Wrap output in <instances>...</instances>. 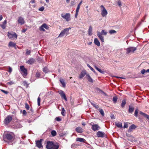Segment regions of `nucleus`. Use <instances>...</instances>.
I'll return each mask as SVG.
<instances>
[{"instance_id": "obj_1", "label": "nucleus", "mask_w": 149, "mask_h": 149, "mask_svg": "<svg viewBox=\"0 0 149 149\" xmlns=\"http://www.w3.org/2000/svg\"><path fill=\"white\" fill-rule=\"evenodd\" d=\"M59 146L54 144L52 141H48L47 142L46 148L47 149H58Z\"/></svg>"}, {"instance_id": "obj_2", "label": "nucleus", "mask_w": 149, "mask_h": 149, "mask_svg": "<svg viewBox=\"0 0 149 149\" xmlns=\"http://www.w3.org/2000/svg\"><path fill=\"white\" fill-rule=\"evenodd\" d=\"M14 135L12 133H8L4 135L3 137V139L5 141L6 140L10 141H13L14 139Z\"/></svg>"}, {"instance_id": "obj_3", "label": "nucleus", "mask_w": 149, "mask_h": 149, "mask_svg": "<svg viewBox=\"0 0 149 149\" xmlns=\"http://www.w3.org/2000/svg\"><path fill=\"white\" fill-rule=\"evenodd\" d=\"M107 33V32L104 30H102L101 32H97V36L98 37L100 40L101 41L103 42L104 41V38L102 35L106 36Z\"/></svg>"}, {"instance_id": "obj_4", "label": "nucleus", "mask_w": 149, "mask_h": 149, "mask_svg": "<svg viewBox=\"0 0 149 149\" xmlns=\"http://www.w3.org/2000/svg\"><path fill=\"white\" fill-rule=\"evenodd\" d=\"M12 116L9 115L7 116L4 120L3 122L5 125H8L12 120Z\"/></svg>"}, {"instance_id": "obj_5", "label": "nucleus", "mask_w": 149, "mask_h": 149, "mask_svg": "<svg viewBox=\"0 0 149 149\" xmlns=\"http://www.w3.org/2000/svg\"><path fill=\"white\" fill-rule=\"evenodd\" d=\"M126 54H128L130 53H132L134 52V51L137 50L136 47H129L126 49Z\"/></svg>"}, {"instance_id": "obj_6", "label": "nucleus", "mask_w": 149, "mask_h": 149, "mask_svg": "<svg viewBox=\"0 0 149 149\" xmlns=\"http://www.w3.org/2000/svg\"><path fill=\"white\" fill-rule=\"evenodd\" d=\"M20 68L23 77H25L27 74L26 69L24 67V66H21Z\"/></svg>"}, {"instance_id": "obj_7", "label": "nucleus", "mask_w": 149, "mask_h": 149, "mask_svg": "<svg viewBox=\"0 0 149 149\" xmlns=\"http://www.w3.org/2000/svg\"><path fill=\"white\" fill-rule=\"evenodd\" d=\"M61 16L67 22L69 21L70 20V14L69 13H66L65 15L62 14L61 15Z\"/></svg>"}, {"instance_id": "obj_8", "label": "nucleus", "mask_w": 149, "mask_h": 149, "mask_svg": "<svg viewBox=\"0 0 149 149\" xmlns=\"http://www.w3.org/2000/svg\"><path fill=\"white\" fill-rule=\"evenodd\" d=\"M90 124L92 126V129L94 131L98 130L100 128L97 124H94L93 122L91 123Z\"/></svg>"}, {"instance_id": "obj_9", "label": "nucleus", "mask_w": 149, "mask_h": 149, "mask_svg": "<svg viewBox=\"0 0 149 149\" xmlns=\"http://www.w3.org/2000/svg\"><path fill=\"white\" fill-rule=\"evenodd\" d=\"M8 36L10 38H15L17 39V35L15 32L10 33L9 32H8Z\"/></svg>"}, {"instance_id": "obj_10", "label": "nucleus", "mask_w": 149, "mask_h": 149, "mask_svg": "<svg viewBox=\"0 0 149 149\" xmlns=\"http://www.w3.org/2000/svg\"><path fill=\"white\" fill-rule=\"evenodd\" d=\"M100 7L101 8H103L102 10H101V14L102 17H105L107 15V12L105 8L103 5L101 6Z\"/></svg>"}, {"instance_id": "obj_11", "label": "nucleus", "mask_w": 149, "mask_h": 149, "mask_svg": "<svg viewBox=\"0 0 149 149\" xmlns=\"http://www.w3.org/2000/svg\"><path fill=\"white\" fill-rule=\"evenodd\" d=\"M43 140L42 139H40L39 140L36 141V146L39 148H40L42 147V142Z\"/></svg>"}, {"instance_id": "obj_12", "label": "nucleus", "mask_w": 149, "mask_h": 149, "mask_svg": "<svg viewBox=\"0 0 149 149\" xmlns=\"http://www.w3.org/2000/svg\"><path fill=\"white\" fill-rule=\"evenodd\" d=\"M59 94L60 95L62 99H64L66 101H67V99L65 95V94L64 93V92L62 91H59Z\"/></svg>"}, {"instance_id": "obj_13", "label": "nucleus", "mask_w": 149, "mask_h": 149, "mask_svg": "<svg viewBox=\"0 0 149 149\" xmlns=\"http://www.w3.org/2000/svg\"><path fill=\"white\" fill-rule=\"evenodd\" d=\"M86 72L85 70H82L80 73V75L79 76V78L80 79H81L83 78L85 76V75H86Z\"/></svg>"}, {"instance_id": "obj_14", "label": "nucleus", "mask_w": 149, "mask_h": 149, "mask_svg": "<svg viewBox=\"0 0 149 149\" xmlns=\"http://www.w3.org/2000/svg\"><path fill=\"white\" fill-rule=\"evenodd\" d=\"M18 23L19 24L21 25L23 24L25 22L24 19L23 18L20 16L18 17Z\"/></svg>"}, {"instance_id": "obj_15", "label": "nucleus", "mask_w": 149, "mask_h": 149, "mask_svg": "<svg viewBox=\"0 0 149 149\" xmlns=\"http://www.w3.org/2000/svg\"><path fill=\"white\" fill-rule=\"evenodd\" d=\"M136 125L133 124L129 127V129L128 130V132L130 133L132 132V130L136 129Z\"/></svg>"}, {"instance_id": "obj_16", "label": "nucleus", "mask_w": 149, "mask_h": 149, "mask_svg": "<svg viewBox=\"0 0 149 149\" xmlns=\"http://www.w3.org/2000/svg\"><path fill=\"white\" fill-rule=\"evenodd\" d=\"M104 133L103 132L98 131L97 132L96 135L98 137L103 138L104 137Z\"/></svg>"}, {"instance_id": "obj_17", "label": "nucleus", "mask_w": 149, "mask_h": 149, "mask_svg": "<svg viewBox=\"0 0 149 149\" xmlns=\"http://www.w3.org/2000/svg\"><path fill=\"white\" fill-rule=\"evenodd\" d=\"M75 130L78 133H81L83 132V130L80 127H76Z\"/></svg>"}, {"instance_id": "obj_18", "label": "nucleus", "mask_w": 149, "mask_h": 149, "mask_svg": "<svg viewBox=\"0 0 149 149\" xmlns=\"http://www.w3.org/2000/svg\"><path fill=\"white\" fill-rule=\"evenodd\" d=\"M134 108L133 106L130 105L129 106L128 112L130 113H132L134 110Z\"/></svg>"}, {"instance_id": "obj_19", "label": "nucleus", "mask_w": 149, "mask_h": 149, "mask_svg": "<svg viewBox=\"0 0 149 149\" xmlns=\"http://www.w3.org/2000/svg\"><path fill=\"white\" fill-rule=\"evenodd\" d=\"M22 127V125L19 123H17L13 125V127L15 129L20 128Z\"/></svg>"}, {"instance_id": "obj_20", "label": "nucleus", "mask_w": 149, "mask_h": 149, "mask_svg": "<svg viewBox=\"0 0 149 149\" xmlns=\"http://www.w3.org/2000/svg\"><path fill=\"white\" fill-rule=\"evenodd\" d=\"M86 76L87 79H88V81L89 82L91 83L93 82V80L91 77H90L89 74H86Z\"/></svg>"}, {"instance_id": "obj_21", "label": "nucleus", "mask_w": 149, "mask_h": 149, "mask_svg": "<svg viewBox=\"0 0 149 149\" xmlns=\"http://www.w3.org/2000/svg\"><path fill=\"white\" fill-rule=\"evenodd\" d=\"M7 23L6 20H5L2 24L0 25V26L3 29H4L6 28V24Z\"/></svg>"}, {"instance_id": "obj_22", "label": "nucleus", "mask_w": 149, "mask_h": 149, "mask_svg": "<svg viewBox=\"0 0 149 149\" xmlns=\"http://www.w3.org/2000/svg\"><path fill=\"white\" fill-rule=\"evenodd\" d=\"M35 61V60L33 58H31L30 59L28 60L26 63L29 64H33Z\"/></svg>"}, {"instance_id": "obj_23", "label": "nucleus", "mask_w": 149, "mask_h": 149, "mask_svg": "<svg viewBox=\"0 0 149 149\" xmlns=\"http://www.w3.org/2000/svg\"><path fill=\"white\" fill-rule=\"evenodd\" d=\"M94 42L95 44L98 46L100 45V43L98 39L97 38H95L94 40Z\"/></svg>"}, {"instance_id": "obj_24", "label": "nucleus", "mask_w": 149, "mask_h": 149, "mask_svg": "<svg viewBox=\"0 0 149 149\" xmlns=\"http://www.w3.org/2000/svg\"><path fill=\"white\" fill-rule=\"evenodd\" d=\"M71 29V27H69L66 28H65L63 30V31L66 34V35H67L69 34V30Z\"/></svg>"}, {"instance_id": "obj_25", "label": "nucleus", "mask_w": 149, "mask_h": 149, "mask_svg": "<svg viewBox=\"0 0 149 149\" xmlns=\"http://www.w3.org/2000/svg\"><path fill=\"white\" fill-rule=\"evenodd\" d=\"M16 45V44L15 43H14V42H13L11 41H10L9 42L8 45V46L9 47H15V46Z\"/></svg>"}, {"instance_id": "obj_26", "label": "nucleus", "mask_w": 149, "mask_h": 149, "mask_svg": "<svg viewBox=\"0 0 149 149\" xmlns=\"http://www.w3.org/2000/svg\"><path fill=\"white\" fill-rule=\"evenodd\" d=\"M85 141V139L83 138H77L76 139L77 141H79L81 142H84Z\"/></svg>"}, {"instance_id": "obj_27", "label": "nucleus", "mask_w": 149, "mask_h": 149, "mask_svg": "<svg viewBox=\"0 0 149 149\" xmlns=\"http://www.w3.org/2000/svg\"><path fill=\"white\" fill-rule=\"evenodd\" d=\"M92 28L91 26L89 27L88 30V33L90 36H91L92 34Z\"/></svg>"}, {"instance_id": "obj_28", "label": "nucleus", "mask_w": 149, "mask_h": 149, "mask_svg": "<svg viewBox=\"0 0 149 149\" xmlns=\"http://www.w3.org/2000/svg\"><path fill=\"white\" fill-rule=\"evenodd\" d=\"M94 67L95 68V69L97 70L99 72H100V73L102 74H104V71L101 70L98 67H97L96 66H95Z\"/></svg>"}, {"instance_id": "obj_29", "label": "nucleus", "mask_w": 149, "mask_h": 149, "mask_svg": "<svg viewBox=\"0 0 149 149\" xmlns=\"http://www.w3.org/2000/svg\"><path fill=\"white\" fill-rule=\"evenodd\" d=\"M126 102V100L125 99H124L122 101V103L121 104V106L123 108L125 105Z\"/></svg>"}, {"instance_id": "obj_30", "label": "nucleus", "mask_w": 149, "mask_h": 149, "mask_svg": "<svg viewBox=\"0 0 149 149\" xmlns=\"http://www.w3.org/2000/svg\"><path fill=\"white\" fill-rule=\"evenodd\" d=\"M116 125L117 127H122V124L121 123H116Z\"/></svg>"}, {"instance_id": "obj_31", "label": "nucleus", "mask_w": 149, "mask_h": 149, "mask_svg": "<svg viewBox=\"0 0 149 149\" xmlns=\"http://www.w3.org/2000/svg\"><path fill=\"white\" fill-rule=\"evenodd\" d=\"M65 34V33L63 31H62L60 33L59 35L58 36V37H63Z\"/></svg>"}, {"instance_id": "obj_32", "label": "nucleus", "mask_w": 149, "mask_h": 149, "mask_svg": "<svg viewBox=\"0 0 149 149\" xmlns=\"http://www.w3.org/2000/svg\"><path fill=\"white\" fill-rule=\"evenodd\" d=\"M99 111L100 113L101 114L102 116H104V111H103L102 109H101L100 108L99 109Z\"/></svg>"}, {"instance_id": "obj_33", "label": "nucleus", "mask_w": 149, "mask_h": 149, "mask_svg": "<svg viewBox=\"0 0 149 149\" xmlns=\"http://www.w3.org/2000/svg\"><path fill=\"white\" fill-rule=\"evenodd\" d=\"M60 81L62 84L63 87H64L65 86V84L64 82L63 79H60Z\"/></svg>"}, {"instance_id": "obj_34", "label": "nucleus", "mask_w": 149, "mask_h": 149, "mask_svg": "<svg viewBox=\"0 0 149 149\" xmlns=\"http://www.w3.org/2000/svg\"><path fill=\"white\" fill-rule=\"evenodd\" d=\"M139 110L138 109H136L135 110L134 116L136 117H138V113Z\"/></svg>"}, {"instance_id": "obj_35", "label": "nucleus", "mask_w": 149, "mask_h": 149, "mask_svg": "<svg viewBox=\"0 0 149 149\" xmlns=\"http://www.w3.org/2000/svg\"><path fill=\"white\" fill-rule=\"evenodd\" d=\"M43 71L45 73H47L48 72V70L46 67H44L43 69Z\"/></svg>"}, {"instance_id": "obj_36", "label": "nucleus", "mask_w": 149, "mask_h": 149, "mask_svg": "<svg viewBox=\"0 0 149 149\" xmlns=\"http://www.w3.org/2000/svg\"><path fill=\"white\" fill-rule=\"evenodd\" d=\"M51 134L53 136H55L56 134V132L55 130H52V131Z\"/></svg>"}, {"instance_id": "obj_37", "label": "nucleus", "mask_w": 149, "mask_h": 149, "mask_svg": "<svg viewBox=\"0 0 149 149\" xmlns=\"http://www.w3.org/2000/svg\"><path fill=\"white\" fill-rule=\"evenodd\" d=\"M65 110L64 108H62V110L61 111V114L62 115H63V116H65V114H64V113L65 112Z\"/></svg>"}, {"instance_id": "obj_38", "label": "nucleus", "mask_w": 149, "mask_h": 149, "mask_svg": "<svg viewBox=\"0 0 149 149\" xmlns=\"http://www.w3.org/2000/svg\"><path fill=\"white\" fill-rule=\"evenodd\" d=\"M117 97H116L114 96L113 97V102L114 103L116 102L117 101Z\"/></svg>"}, {"instance_id": "obj_39", "label": "nucleus", "mask_w": 149, "mask_h": 149, "mask_svg": "<svg viewBox=\"0 0 149 149\" xmlns=\"http://www.w3.org/2000/svg\"><path fill=\"white\" fill-rule=\"evenodd\" d=\"M75 0H72L71 1L70 3V6H73L75 5Z\"/></svg>"}, {"instance_id": "obj_40", "label": "nucleus", "mask_w": 149, "mask_h": 149, "mask_svg": "<svg viewBox=\"0 0 149 149\" xmlns=\"http://www.w3.org/2000/svg\"><path fill=\"white\" fill-rule=\"evenodd\" d=\"M41 26L46 29H48V27L46 24H44Z\"/></svg>"}, {"instance_id": "obj_41", "label": "nucleus", "mask_w": 149, "mask_h": 149, "mask_svg": "<svg viewBox=\"0 0 149 149\" xmlns=\"http://www.w3.org/2000/svg\"><path fill=\"white\" fill-rule=\"evenodd\" d=\"M116 31L113 30H111L109 31V33L111 34L116 33Z\"/></svg>"}, {"instance_id": "obj_42", "label": "nucleus", "mask_w": 149, "mask_h": 149, "mask_svg": "<svg viewBox=\"0 0 149 149\" xmlns=\"http://www.w3.org/2000/svg\"><path fill=\"white\" fill-rule=\"evenodd\" d=\"M25 107L27 110H29V106L26 103H25Z\"/></svg>"}, {"instance_id": "obj_43", "label": "nucleus", "mask_w": 149, "mask_h": 149, "mask_svg": "<svg viewBox=\"0 0 149 149\" xmlns=\"http://www.w3.org/2000/svg\"><path fill=\"white\" fill-rule=\"evenodd\" d=\"M55 120L57 121L60 122L61 120V119L59 117H57L55 119Z\"/></svg>"}, {"instance_id": "obj_44", "label": "nucleus", "mask_w": 149, "mask_h": 149, "mask_svg": "<svg viewBox=\"0 0 149 149\" xmlns=\"http://www.w3.org/2000/svg\"><path fill=\"white\" fill-rule=\"evenodd\" d=\"M8 70L7 71L9 73H11L12 71V69L11 68L10 66L8 67Z\"/></svg>"}, {"instance_id": "obj_45", "label": "nucleus", "mask_w": 149, "mask_h": 149, "mask_svg": "<svg viewBox=\"0 0 149 149\" xmlns=\"http://www.w3.org/2000/svg\"><path fill=\"white\" fill-rule=\"evenodd\" d=\"M40 97H38L37 100L38 102V106L40 105Z\"/></svg>"}, {"instance_id": "obj_46", "label": "nucleus", "mask_w": 149, "mask_h": 149, "mask_svg": "<svg viewBox=\"0 0 149 149\" xmlns=\"http://www.w3.org/2000/svg\"><path fill=\"white\" fill-rule=\"evenodd\" d=\"M126 136L128 137H131L132 138H134V137L130 134L127 133L126 134Z\"/></svg>"}, {"instance_id": "obj_47", "label": "nucleus", "mask_w": 149, "mask_h": 149, "mask_svg": "<svg viewBox=\"0 0 149 149\" xmlns=\"http://www.w3.org/2000/svg\"><path fill=\"white\" fill-rule=\"evenodd\" d=\"M91 103L93 106V107H95L97 109L99 107L97 105L92 103Z\"/></svg>"}, {"instance_id": "obj_48", "label": "nucleus", "mask_w": 149, "mask_h": 149, "mask_svg": "<svg viewBox=\"0 0 149 149\" xmlns=\"http://www.w3.org/2000/svg\"><path fill=\"white\" fill-rule=\"evenodd\" d=\"M77 146V145L76 144L73 143L71 145V147L72 148H74L76 147Z\"/></svg>"}, {"instance_id": "obj_49", "label": "nucleus", "mask_w": 149, "mask_h": 149, "mask_svg": "<svg viewBox=\"0 0 149 149\" xmlns=\"http://www.w3.org/2000/svg\"><path fill=\"white\" fill-rule=\"evenodd\" d=\"M23 82L24 86L26 87L28 86V83L26 81H23Z\"/></svg>"}, {"instance_id": "obj_50", "label": "nucleus", "mask_w": 149, "mask_h": 149, "mask_svg": "<svg viewBox=\"0 0 149 149\" xmlns=\"http://www.w3.org/2000/svg\"><path fill=\"white\" fill-rule=\"evenodd\" d=\"M44 9V6H42L39 8V11H42Z\"/></svg>"}, {"instance_id": "obj_51", "label": "nucleus", "mask_w": 149, "mask_h": 149, "mask_svg": "<svg viewBox=\"0 0 149 149\" xmlns=\"http://www.w3.org/2000/svg\"><path fill=\"white\" fill-rule=\"evenodd\" d=\"M1 90L2 92H3L5 94H7L8 93V92L7 91H6L2 89Z\"/></svg>"}, {"instance_id": "obj_52", "label": "nucleus", "mask_w": 149, "mask_h": 149, "mask_svg": "<svg viewBox=\"0 0 149 149\" xmlns=\"http://www.w3.org/2000/svg\"><path fill=\"white\" fill-rule=\"evenodd\" d=\"M128 127V124L126 123H124V127H123L124 128H127Z\"/></svg>"}, {"instance_id": "obj_53", "label": "nucleus", "mask_w": 149, "mask_h": 149, "mask_svg": "<svg viewBox=\"0 0 149 149\" xmlns=\"http://www.w3.org/2000/svg\"><path fill=\"white\" fill-rule=\"evenodd\" d=\"M87 66L92 71L94 69L92 68L88 64H87Z\"/></svg>"}, {"instance_id": "obj_54", "label": "nucleus", "mask_w": 149, "mask_h": 149, "mask_svg": "<svg viewBox=\"0 0 149 149\" xmlns=\"http://www.w3.org/2000/svg\"><path fill=\"white\" fill-rule=\"evenodd\" d=\"M14 84V82L12 81H11L8 83V84L10 85H11Z\"/></svg>"}, {"instance_id": "obj_55", "label": "nucleus", "mask_w": 149, "mask_h": 149, "mask_svg": "<svg viewBox=\"0 0 149 149\" xmlns=\"http://www.w3.org/2000/svg\"><path fill=\"white\" fill-rule=\"evenodd\" d=\"M80 8V7H79L78 6H77V8L76 10V12H78V13L79 12V9Z\"/></svg>"}, {"instance_id": "obj_56", "label": "nucleus", "mask_w": 149, "mask_h": 149, "mask_svg": "<svg viewBox=\"0 0 149 149\" xmlns=\"http://www.w3.org/2000/svg\"><path fill=\"white\" fill-rule=\"evenodd\" d=\"M146 72V70L145 69H143L141 71V73L142 74H144Z\"/></svg>"}, {"instance_id": "obj_57", "label": "nucleus", "mask_w": 149, "mask_h": 149, "mask_svg": "<svg viewBox=\"0 0 149 149\" xmlns=\"http://www.w3.org/2000/svg\"><path fill=\"white\" fill-rule=\"evenodd\" d=\"M31 53V51L30 50H26V54L27 55H29Z\"/></svg>"}, {"instance_id": "obj_58", "label": "nucleus", "mask_w": 149, "mask_h": 149, "mask_svg": "<svg viewBox=\"0 0 149 149\" xmlns=\"http://www.w3.org/2000/svg\"><path fill=\"white\" fill-rule=\"evenodd\" d=\"M36 77L39 78L40 76V74L39 72H37L36 74Z\"/></svg>"}, {"instance_id": "obj_59", "label": "nucleus", "mask_w": 149, "mask_h": 149, "mask_svg": "<svg viewBox=\"0 0 149 149\" xmlns=\"http://www.w3.org/2000/svg\"><path fill=\"white\" fill-rule=\"evenodd\" d=\"M40 31H45V30L44 29V28L41 26L40 27Z\"/></svg>"}, {"instance_id": "obj_60", "label": "nucleus", "mask_w": 149, "mask_h": 149, "mask_svg": "<svg viewBox=\"0 0 149 149\" xmlns=\"http://www.w3.org/2000/svg\"><path fill=\"white\" fill-rule=\"evenodd\" d=\"M139 113L141 115L143 116H145V115L146 114V113H143L141 111H140Z\"/></svg>"}, {"instance_id": "obj_61", "label": "nucleus", "mask_w": 149, "mask_h": 149, "mask_svg": "<svg viewBox=\"0 0 149 149\" xmlns=\"http://www.w3.org/2000/svg\"><path fill=\"white\" fill-rule=\"evenodd\" d=\"M118 5L119 6H120L121 5V2L120 1H118Z\"/></svg>"}, {"instance_id": "obj_62", "label": "nucleus", "mask_w": 149, "mask_h": 149, "mask_svg": "<svg viewBox=\"0 0 149 149\" xmlns=\"http://www.w3.org/2000/svg\"><path fill=\"white\" fill-rule=\"evenodd\" d=\"M22 113L23 115H26V112L25 110H23L22 111Z\"/></svg>"}, {"instance_id": "obj_63", "label": "nucleus", "mask_w": 149, "mask_h": 149, "mask_svg": "<svg viewBox=\"0 0 149 149\" xmlns=\"http://www.w3.org/2000/svg\"><path fill=\"white\" fill-rule=\"evenodd\" d=\"M144 117L148 119V120L149 119V116L148 115H147L146 114V115H145Z\"/></svg>"}, {"instance_id": "obj_64", "label": "nucleus", "mask_w": 149, "mask_h": 149, "mask_svg": "<svg viewBox=\"0 0 149 149\" xmlns=\"http://www.w3.org/2000/svg\"><path fill=\"white\" fill-rule=\"evenodd\" d=\"M35 2V1L34 0H31L30 3H34Z\"/></svg>"}]
</instances>
